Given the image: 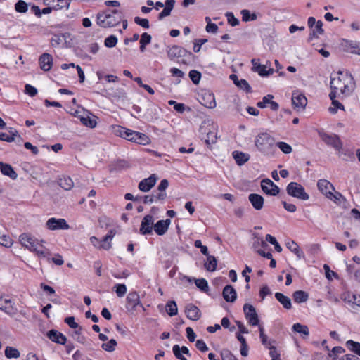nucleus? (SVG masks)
<instances>
[{"instance_id":"864d4df0","label":"nucleus","mask_w":360,"mask_h":360,"mask_svg":"<svg viewBox=\"0 0 360 360\" xmlns=\"http://www.w3.org/2000/svg\"><path fill=\"white\" fill-rule=\"evenodd\" d=\"M78 330H75L72 337L75 339L78 342L85 345L86 344V338L82 335V327L79 326L77 328Z\"/></svg>"},{"instance_id":"09e8293b","label":"nucleus","mask_w":360,"mask_h":360,"mask_svg":"<svg viewBox=\"0 0 360 360\" xmlns=\"http://www.w3.org/2000/svg\"><path fill=\"white\" fill-rule=\"evenodd\" d=\"M117 341L115 339H111L108 342L103 343L101 345V347L103 349H104L107 352H112L115 351V347L117 346Z\"/></svg>"},{"instance_id":"2eb2a0df","label":"nucleus","mask_w":360,"mask_h":360,"mask_svg":"<svg viewBox=\"0 0 360 360\" xmlns=\"http://www.w3.org/2000/svg\"><path fill=\"white\" fill-rule=\"evenodd\" d=\"M321 138L327 145L333 146L338 150H340L342 149V143L338 135L323 134L321 135Z\"/></svg>"},{"instance_id":"603ef678","label":"nucleus","mask_w":360,"mask_h":360,"mask_svg":"<svg viewBox=\"0 0 360 360\" xmlns=\"http://www.w3.org/2000/svg\"><path fill=\"white\" fill-rule=\"evenodd\" d=\"M266 240L272 244L274 246L275 250L278 252H281L282 251V248L277 242L276 239L270 234H267L266 236Z\"/></svg>"},{"instance_id":"f3484780","label":"nucleus","mask_w":360,"mask_h":360,"mask_svg":"<svg viewBox=\"0 0 360 360\" xmlns=\"http://www.w3.org/2000/svg\"><path fill=\"white\" fill-rule=\"evenodd\" d=\"M1 141L7 142H12L15 141L18 145H20L22 142V139L18 134V132L16 129L10 128L8 134L6 132H1Z\"/></svg>"},{"instance_id":"4be33fe9","label":"nucleus","mask_w":360,"mask_h":360,"mask_svg":"<svg viewBox=\"0 0 360 360\" xmlns=\"http://www.w3.org/2000/svg\"><path fill=\"white\" fill-rule=\"evenodd\" d=\"M47 337L52 341L57 344L65 345L67 338L62 333L56 330L52 329L47 333Z\"/></svg>"},{"instance_id":"423d86ee","label":"nucleus","mask_w":360,"mask_h":360,"mask_svg":"<svg viewBox=\"0 0 360 360\" xmlns=\"http://www.w3.org/2000/svg\"><path fill=\"white\" fill-rule=\"evenodd\" d=\"M287 193L297 199L307 200L309 198L308 193L305 192L304 188L297 182H290L286 187Z\"/></svg>"},{"instance_id":"c9c22d12","label":"nucleus","mask_w":360,"mask_h":360,"mask_svg":"<svg viewBox=\"0 0 360 360\" xmlns=\"http://www.w3.org/2000/svg\"><path fill=\"white\" fill-rule=\"evenodd\" d=\"M66 39V34H53L51 39V46L53 47H56L62 44L64 41H65Z\"/></svg>"},{"instance_id":"72a5a7b5","label":"nucleus","mask_w":360,"mask_h":360,"mask_svg":"<svg viewBox=\"0 0 360 360\" xmlns=\"http://www.w3.org/2000/svg\"><path fill=\"white\" fill-rule=\"evenodd\" d=\"M292 330L303 335V338H307L309 335V330L307 326L297 323L292 326Z\"/></svg>"},{"instance_id":"4c0bfd02","label":"nucleus","mask_w":360,"mask_h":360,"mask_svg":"<svg viewBox=\"0 0 360 360\" xmlns=\"http://www.w3.org/2000/svg\"><path fill=\"white\" fill-rule=\"evenodd\" d=\"M314 28L312 30L311 32L309 34V38L311 39L313 37H318L319 34H323L324 30L323 29V22L321 20H318L316 24L314 26Z\"/></svg>"},{"instance_id":"20e7f679","label":"nucleus","mask_w":360,"mask_h":360,"mask_svg":"<svg viewBox=\"0 0 360 360\" xmlns=\"http://www.w3.org/2000/svg\"><path fill=\"white\" fill-rule=\"evenodd\" d=\"M255 145L260 152L268 154L271 152L274 147L275 139L269 134L262 132L255 137Z\"/></svg>"},{"instance_id":"f704fd0d","label":"nucleus","mask_w":360,"mask_h":360,"mask_svg":"<svg viewBox=\"0 0 360 360\" xmlns=\"http://www.w3.org/2000/svg\"><path fill=\"white\" fill-rule=\"evenodd\" d=\"M4 354L7 359H18L20 356V353L18 349L10 346L6 347Z\"/></svg>"},{"instance_id":"79ce46f5","label":"nucleus","mask_w":360,"mask_h":360,"mask_svg":"<svg viewBox=\"0 0 360 360\" xmlns=\"http://www.w3.org/2000/svg\"><path fill=\"white\" fill-rule=\"evenodd\" d=\"M151 195L155 200V203L163 204L167 198V193H162L158 189L154 191Z\"/></svg>"},{"instance_id":"6ab92c4d","label":"nucleus","mask_w":360,"mask_h":360,"mask_svg":"<svg viewBox=\"0 0 360 360\" xmlns=\"http://www.w3.org/2000/svg\"><path fill=\"white\" fill-rule=\"evenodd\" d=\"M156 181V175L152 174L148 178L144 179L139 182V189L143 192H148L155 185Z\"/></svg>"},{"instance_id":"c85d7f7f","label":"nucleus","mask_w":360,"mask_h":360,"mask_svg":"<svg viewBox=\"0 0 360 360\" xmlns=\"http://www.w3.org/2000/svg\"><path fill=\"white\" fill-rule=\"evenodd\" d=\"M1 174L8 176L13 180L18 178V174L9 164L1 162Z\"/></svg>"},{"instance_id":"39448f33","label":"nucleus","mask_w":360,"mask_h":360,"mask_svg":"<svg viewBox=\"0 0 360 360\" xmlns=\"http://www.w3.org/2000/svg\"><path fill=\"white\" fill-rule=\"evenodd\" d=\"M200 133L201 139L204 140L206 144L211 145L216 143L217 140V126L213 122H203L200 127Z\"/></svg>"},{"instance_id":"338daca9","label":"nucleus","mask_w":360,"mask_h":360,"mask_svg":"<svg viewBox=\"0 0 360 360\" xmlns=\"http://www.w3.org/2000/svg\"><path fill=\"white\" fill-rule=\"evenodd\" d=\"M34 252H35L39 257L45 258V259H47L48 260H49V256H50L51 253L46 248H43L41 250L38 251V247H37V250H34Z\"/></svg>"},{"instance_id":"69168bd1","label":"nucleus","mask_w":360,"mask_h":360,"mask_svg":"<svg viewBox=\"0 0 360 360\" xmlns=\"http://www.w3.org/2000/svg\"><path fill=\"white\" fill-rule=\"evenodd\" d=\"M207 41V39H195L193 44V51L198 53L200 51L201 46Z\"/></svg>"},{"instance_id":"6e6552de","label":"nucleus","mask_w":360,"mask_h":360,"mask_svg":"<svg viewBox=\"0 0 360 360\" xmlns=\"http://www.w3.org/2000/svg\"><path fill=\"white\" fill-rule=\"evenodd\" d=\"M167 56L170 60H174L176 58L186 57L187 56H191L192 53L187 51L186 49L179 46L177 45H174L172 46L167 47Z\"/></svg>"},{"instance_id":"4468645a","label":"nucleus","mask_w":360,"mask_h":360,"mask_svg":"<svg viewBox=\"0 0 360 360\" xmlns=\"http://www.w3.org/2000/svg\"><path fill=\"white\" fill-rule=\"evenodd\" d=\"M154 226V218L152 215L145 216L141 223L140 233L142 235L151 234Z\"/></svg>"},{"instance_id":"052dcab7","label":"nucleus","mask_w":360,"mask_h":360,"mask_svg":"<svg viewBox=\"0 0 360 360\" xmlns=\"http://www.w3.org/2000/svg\"><path fill=\"white\" fill-rule=\"evenodd\" d=\"M237 86L245 91L246 93H251L252 92V88L251 86H250V84H248V82L244 79H240Z\"/></svg>"},{"instance_id":"aec40b11","label":"nucleus","mask_w":360,"mask_h":360,"mask_svg":"<svg viewBox=\"0 0 360 360\" xmlns=\"http://www.w3.org/2000/svg\"><path fill=\"white\" fill-rule=\"evenodd\" d=\"M40 68L44 71H49L53 66V57L51 54L44 53L39 58Z\"/></svg>"},{"instance_id":"bf43d9fd","label":"nucleus","mask_w":360,"mask_h":360,"mask_svg":"<svg viewBox=\"0 0 360 360\" xmlns=\"http://www.w3.org/2000/svg\"><path fill=\"white\" fill-rule=\"evenodd\" d=\"M345 352V349L340 346L334 347L331 351V353L329 354V356L332 358L333 360H336L338 358V355L342 354Z\"/></svg>"},{"instance_id":"5701e85b","label":"nucleus","mask_w":360,"mask_h":360,"mask_svg":"<svg viewBox=\"0 0 360 360\" xmlns=\"http://www.w3.org/2000/svg\"><path fill=\"white\" fill-rule=\"evenodd\" d=\"M185 313L186 317L193 321H197L201 316L200 309L193 304H188L186 306Z\"/></svg>"},{"instance_id":"c03bdc74","label":"nucleus","mask_w":360,"mask_h":360,"mask_svg":"<svg viewBox=\"0 0 360 360\" xmlns=\"http://www.w3.org/2000/svg\"><path fill=\"white\" fill-rule=\"evenodd\" d=\"M71 0H56L53 6L56 7V11L65 9L68 10L70 7Z\"/></svg>"},{"instance_id":"13d9d810","label":"nucleus","mask_w":360,"mask_h":360,"mask_svg":"<svg viewBox=\"0 0 360 360\" xmlns=\"http://www.w3.org/2000/svg\"><path fill=\"white\" fill-rule=\"evenodd\" d=\"M259 330L262 344L265 347H268V345H270L271 344V341H268V337L266 334H264V329L262 326H259Z\"/></svg>"},{"instance_id":"ddd939ff","label":"nucleus","mask_w":360,"mask_h":360,"mask_svg":"<svg viewBox=\"0 0 360 360\" xmlns=\"http://www.w3.org/2000/svg\"><path fill=\"white\" fill-rule=\"evenodd\" d=\"M47 229L49 230H67L70 228L64 219L50 218L46 223Z\"/></svg>"},{"instance_id":"cd10ccee","label":"nucleus","mask_w":360,"mask_h":360,"mask_svg":"<svg viewBox=\"0 0 360 360\" xmlns=\"http://www.w3.org/2000/svg\"><path fill=\"white\" fill-rule=\"evenodd\" d=\"M233 157L238 165H243L250 159V155L235 150L232 153Z\"/></svg>"},{"instance_id":"bb28decb","label":"nucleus","mask_w":360,"mask_h":360,"mask_svg":"<svg viewBox=\"0 0 360 360\" xmlns=\"http://www.w3.org/2000/svg\"><path fill=\"white\" fill-rule=\"evenodd\" d=\"M285 245L292 252L296 255L298 259L304 257V252L300 248L297 243L292 240H288L285 242Z\"/></svg>"},{"instance_id":"f03ea898","label":"nucleus","mask_w":360,"mask_h":360,"mask_svg":"<svg viewBox=\"0 0 360 360\" xmlns=\"http://www.w3.org/2000/svg\"><path fill=\"white\" fill-rule=\"evenodd\" d=\"M114 131L117 136L138 144L146 145L149 143V138L146 134L121 126H116Z\"/></svg>"},{"instance_id":"a18cd8bd","label":"nucleus","mask_w":360,"mask_h":360,"mask_svg":"<svg viewBox=\"0 0 360 360\" xmlns=\"http://www.w3.org/2000/svg\"><path fill=\"white\" fill-rule=\"evenodd\" d=\"M341 299L344 302H347L349 304H350V303L355 304V302H356V300L358 299V295H353V294H351V293L347 292H344L341 295Z\"/></svg>"},{"instance_id":"5fc2aeb1","label":"nucleus","mask_w":360,"mask_h":360,"mask_svg":"<svg viewBox=\"0 0 360 360\" xmlns=\"http://www.w3.org/2000/svg\"><path fill=\"white\" fill-rule=\"evenodd\" d=\"M117 43V38L115 35H110L105 38L104 44L108 48H113Z\"/></svg>"},{"instance_id":"4d7b16f0","label":"nucleus","mask_w":360,"mask_h":360,"mask_svg":"<svg viewBox=\"0 0 360 360\" xmlns=\"http://www.w3.org/2000/svg\"><path fill=\"white\" fill-rule=\"evenodd\" d=\"M80 121L84 125L91 128H94L96 126V121L89 116L82 117Z\"/></svg>"},{"instance_id":"8fccbe9b","label":"nucleus","mask_w":360,"mask_h":360,"mask_svg":"<svg viewBox=\"0 0 360 360\" xmlns=\"http://www.w3.org/2000/svg\"><path fill=\"white\" fill-rule=\"evenodd\" d=\"M189 77L194 84H198L201 79V73L195 70H192L189 72Z\"/></svg>"},{"instance_id":"a19ab883","label":"nucleus","mask_w":360,"mask_h":360,"mask_svg":"<svg viewBox=\"0 0 360 360\" xmlns=\"http://www.w3.org/2000/svg\"><path fill=\"white\" fill-rule=\"evenodd\" d=\"M242 15V20L244 22L254 21L257 18V15L255 13H250L249 10L243 9L240 11Z\"/></svg>"},{"instance_id":"49530a36","label":"nucleus","mask_w":360,"mask_h":360,"mask_svg":"<svg viewBox=\"0 0 360 360\" xmlns=\"http://www.w3.org/2000/svg\"><path fill=\"white\" fill-rule=\"evenodd\" d=\"M15 9L18 13H25L27 11L28 4L23 0H18L15 4Z\"/></svg>"},{"instance_id":"de8ad7c7","label":"nucleus","mask_w":360,"mask_h":360,"mask_svg":"<svg viewBox=\"0 0 360 360\" xmlns=\"http://www.w3.org/2000/svg\"><path fill=\"white\" fill-rule=\"evenodd\" d=\"M196 286L202 292H207L209 290L207 281L205 278H198L195 280Z\"/></svg>"},{"instance_id":"6e6d98bb","label":"nucleus","mask_w":360,"mask_h":360,"mask_svg":"<svg viewBox=\"0 0 360 360\" xmlns=\"http://www.w3.org/2000/svg\"><path fill=\"white\" fill-rule=\"evenodd\" d=\"M276 146L279 148V149L285 154H290L292 148V147L287 143L280 141L276 143Z\"/></svg>"},{"instance_id":"412c9836","label":"nucleus","mask_w":360,"mask_h":360,"mask_svg":"<svg viewBox=\"0 0 360 360\" xmlns=\"http://www.w3.org/2000/svg\"><path fill=\"white\" fill-rule=\"evenodd\" d=\"M1 311H4L10 316H13L17 314L18 309L15 306L13 300H12L11 299L6 298L1 303Z\"/></svg>"},{"instance_id":"2f4dec72","label":"nucleus","mask_w":360,"mask_h":360,"mask_svg":"<svg viewBox=\"0 0 360 360\" xmlns=\"http://www.w3.org/2000/svg\"><path fill=\"white\" fill-rule=\"evenodd\" d=\"M207 256V262L205 263V268L208 271H214L216 270L217 265V260L213 255H210L209 253Z\"/></svg>"},{"instance_id":"7c9ffc66","label":"nucleus","mask_w":360,"mask_h":360,"mask_svg":"<svg viewBox=\"0 0 360 360\" xmlns=\"http://www.w3.org/2000/svg\"><path fill=\"white\" fill-rule=\"evenodd\" d=\"M259 59L253 58L251 60L252 64V70L253 72H257L262 77H266V74H264V72L266 69V66L264 65H261L259 63Z\"/></svg>"},{"instance_id":"9d476101","label":"nucleus","mask_w":360,"mask_h":360,"mask_svg":"<svg viewBox=\"0 0 360 360\" xmlns=\"http://www.w3.org/2000/svg\"><path fill=\"white\" fill-rule=\"evenodd\" d=\"M292 104L297 110H304L307 104V99L304 94L295 91L292 94Z\"/></svg>"},{"instance_id":"a878e982","label":"nucleus","mask_w":360,"mask_h":360,"mask_svg":"<svg viewBox=\"0 0 360 360\" xmlns=\"http://www.w3.org/2000/svg\"><path fill=\"white\" fill-rule=\"evenodd\" d=\"M170 224L171 220L169 219L165 220H159L154 224L153 228L158 235L162 236L167 232Z\"/></svg>"},{"instance_id":"0eeeda50","label":"nucleus","mask_w":360,"mask_h":360,"mask_svg":"<svg viewBox=\"0 0 360 360\" xmlns=\"http://www.w3.org/2000/svg\"><path fill=\"white\" fill-rule=\"evenodd\" d=\"M115 233V230L110 229L108 234L103 237L101 241H99L98 239L95 236L91 237L90 240L94 246H98L99 248L104 250H109L111 248V240H112Z\"/></svg>"},{"instance_id":"1a4fd4ad","label":"nucleus","mask_w":360,"mask_h":360,"mask_svg":"<svg viewBox=\"0 0 360 360\" xmlns=\"http://www.w3.org/2000/svg\"><path fill=\"white\" fill-rule=\"evenodd\" d=\"M243 311L250 325L255 326L259 324L258 315L252 305L247 303L243 305Z\"/></svg>"},{"instance_id":"c756f323","label":"nucleus","mask_w":360,"mask_h":360,"mask_svg":"<svg viewBox=\"0 0 360 360\" xmlns=\"http://www.w3.org/2000/svg\"><path fill=\"white\" fill-rule=\"evenodd\" d=\"M275 297L285 309H290L292 308V302L290 297L278 292L275 293Z\"/></svg>"},{"instance_id":"473e14b6","label":"nucleus","mask_w":360,"mask_h":360,"mask_svg":"<svg viewBox=\"0 0 360 360\" xmlns=\"http://www.w3.org/2000/svg\"><path fill=\"white\" fill-rule=\"evenodd\" d=\"M292 297L295 302L302 303L307 301L309 294L303 290H297L293 292Z\"/></svg>"},{"instance_id":"0e129e2a","label":"nucleus","mask_w":360,"mask_h":360,"mask_svg":"<svg viewBox=\"0 0 360 360\" xmlns=\"http://www.w3.org/2000/svg\"><path fill=\"white\" fill-rule=\"evenodd\" d=\"M134 22L145 29H148L150 27L149 21L146 18H141L139 17H135Z\"/></svg>"},{"instance_id":"dca6fc26","label":"nucleus","mask_w":360,"mask_h":360,"mask_svg":"<svg viewBox=\"0 0 360 360\" xmlns=\"http://www.w3.org/2000/svg\"><path fill=\"white\" fill-rule=\"evenodd\" d=\"M20 241L22 246L33 252L37 250L39 245V243L27 233H22L20 236Z\"/></svg>"},{"instance_id":"9b49d317","label":"nucleus","mask_w":360,"mask_h":360,"mask_svg":"<svg viewBox=\"0 0 360 360\" xmlns=\"http://www.w3.org/2000/svg\"><path fill=\"white\" fill-rule=\"evenodd\" d=\"M262 190L267 195L276 196L279 193L280 188L271 179H264L261 181Z\"/></svg>"},{"instance_id":"e2e57ef3","label":"nucleus","mask_w":360,"mask_h":360,"mask_svg":"<svg viewBox=\"0 0 360 360\" xmlns=\"http://www.w3.org/2000/svg\"><path fill=\"white\" fill-rule=\"evenodd\" d=\"M222 360H238V359L229 349H223L221 352Z\"/></svg>"},{"instance_id":"ea45409f","label":"nucleus","mask_w":360,"mask_h":360,"mask_svg":"<svg viewBox=\"0 0 360 360\" xmlns=\"http://www.w3.org/2000/svg\"><path fill=\"white\" fill-rule=\"evenodd\" d=\"M166 311L169 316H173L177 314L178 309L175 301L171 300L166 304Z\"/></svg>"},{"instance_id":"a211bd4d","label":"nucleus","mask_w":360,"mask_h":360,"mask_svg":"<svg viewBox=\"0 0 360 360\" xmlns=\"http://www.w3.org/2000/svg\"><path fill=\"white\" fill-rule=\"evenodd\" d=\"M317 186L320 192H321L327 198L331 197L333 191H335V188L333 184L326 179L319 180Z\"/></svg>"},{"instance_id":"58836bf2","label":"nucleus","mask_w":360,"mask_h":360,"mask_svg":"<svg viewBox=\"0 0 360 360\" xmlns=\"http://www.w3.org/2000/svg\"><path fill=\"white\" fill-rule=\"evenodd\" d=\"M346 346L348 349L360 356V342L349 340L346 342Z\"/></svg>"},{"instance_id":"e433bc0d","label":"nucleus","mask_w":360,"mask_h":360,"mask_svg":"<svg viewBox=\"0 0 360 360\" xmlns=\"http://www.w3.org/2000/svg\"><path fill=\"white\" fill-rule=\"evenodd\" d=\"M205 103L203 105L208 108H214L216 107V101L213 94H207L202 97Z\"/></svg>"},{"instance_id":"7ed1b4c3","label":"nucleus","mask_w":360,"mask_h":360,"mask_svg":"<svg viewBox=\"0 0 360 360\" xmlns=\"http://www.w3.org/2000/svg\"><path fill=\"white\" fill-rule=\"evenodd\" d=\"M122 12L114 9L109 13L105 12L97 15V23L103 27H114L120 23Z\"/></svg>"},{"instance_id":"3c124183","label":"nucleus","mask_w":360,"mask_h":360,"mask_svg":"<svg viewBox=\"0 0 360 360\" xmlns=\"http://www.w3.org/2000/svg\"><path fill=\"white\" fill-rule=\"evenodd\" d=\"M114 288L115 289V292L118 297H122L126 294L127 290L125 284H116L114 286Z\"/></svg>"},{"instance_id":"f8f14e48","label":"nucleus","mask_w":360,"mask_h":360,"mask_svg":"<svg viewBox=\"0 0 360 360\" xmlns=\"http://www.w3.org/2000/svg\"><path fill=\"white\" fill-rule=\"evenodd\" d=\"M126 308L129 310H135L137 306H140L143 308L142 303L140 301V297L137 292H130L126 298Z\"/></svg>"},{"instance_id":"f257e3e1","label":"nucleus","mask_w":360,"mask_h":360,"mask_svg":"<svg viewBox=\"0 0 360 360\" xmlns=\"http://www.w3.org/2000/svg\"><path fill=\"white\" fill-rule=\"evenodd\" d=\"M338 74L340 76L337 79L331 77V89L334 90L340 89L341 94L345 96L351 94L355 88L353 77L351 74L348 72L344 74L342 71H339Z\"/></svg>"},{"instance_id":"37998d69","label":"nucleus","mask_w":360,"mask_h":360,"mask_svg":"<svg viewBox=\"0 0 360 360\" xmlns=\"http://www.w3.org/2000/svg\"><path fill=\"white\" fill-rule=\"evenodd\" d=\"M59 185L65 190L68 191L72 188L74 183L70 177L65 176L60 179Z\"/></svg>"},{"instance_id":"393cba45","label":"nucleus","mask_w":360,"mask_h":360,"mask_svg":"<svg viewBox=\"0 0 360 360\" xmlns=\"http://www.w3.org/2000/svg\"><path fill=\"white\" fill-rule=\"evenodd\" d=\"M248 200L256 210H260L263 208L264 199L262 195L251 193L248 196Z\"/></svg>"},{"instance_id":"b1692460","label":"nucleus","mask_w":360,"mask_h":360,"mask_svg":"<svg viewBox=\"0 0 360 360\" xmlns=\"http://www.w3.org/2000/svg\"><path fill=\"white\" fill-rule=\"evenodd\" d=\"M222 295L224 299L228 302H233L237 298L236 291L231 285H227L224 288Z\"/></svg>"},{"instance_id":"774afa93","label":"nucleus","mask_w":360,"mask_h":360,"mask_svg":"<svg viewBox=\"0 0 360 360\" xmlns=\"http://www.w3.org/2000/svg\"><path fill=\"white\" fill-rule=\"evenodd\" d=\"M180 347L178 345H175L172 347L173 353L175 356V357L179 360H187L186 358H185L182 354L180 352Z\"/></svg>"},{"instance_id":"680f3d73","label":"nucleus","mask_w":360,"mask_h":360,"mask_svg":"<svg viewBox=\"0 0 360 360\" xmlns=\"http://www.w3.org/2000/svg\"><path fill=\"white\" fill-rule=\"evenodd\" d=\"M332 105L334 107H330L328 110L330 112H331L333 114H335L337 112L338 109L345 110L344 105L340 102H339L338 100H335V101H332Z\"/></svg>"}]
</instances>
